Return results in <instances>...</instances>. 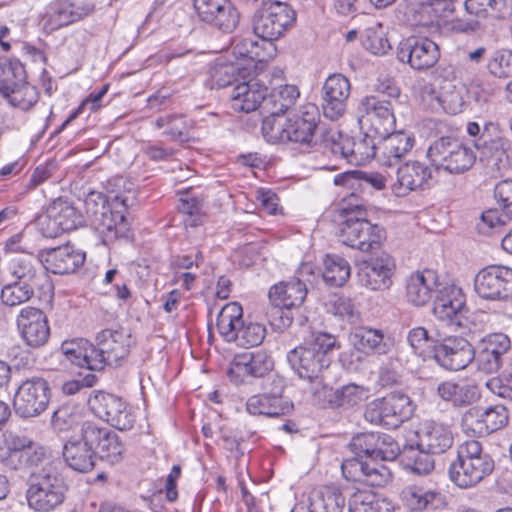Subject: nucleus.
Wrapping results in <instances>:
<instances>
[{
	"label": "nucleus",
	"instance_id": "09e8293b",
	"mask_svg": "<svg viewBox=\"0 0 512 512\" xmlns=\"http://www.w3.org/2000/svg\"><path fill=\"white\" fill-rule=\"evenodd\" d=\"M299 97V90L294 85L280 86L265 97V107L270 108L272 116H280L288 111Z\"/></svg>",
	"mask_w": 512,
	"mask_h": 512
},
{
	"label": "nucleus",
	"instance_id": "3c124183",
	"mask_svg": "<svg viewBox=\"0 0 512 512\" xmlns=\"http://www.w3.org/2000/svg\"><path fill=\"white\" fill-rule=\"evenodd\" d=\"M465 9L469 14L485 17L494 11L498 17L512 15V0H465Z\"/></svg>",
	"mask_w": 512,
	"mask_h": 512
},
{
	"label": "nucleus",
	"instance_id": "052dcab7",
	"mask_svg": "<svg viewBox=\"0 0 512 512\" xmlns=\"http://www.w3.org/2000/svg\"><path fill=\"white\" fill-rule=\"evenodd\" d=\"M487 69L497 78L512 77V50H496L488 60Z\"/></svg>",
	"mask_w": 512,
	"mask_h": 512
},
{
	"label": "nucleus",
	"instance_id": "58836bf2",
	"mask_svg": "<svg viewBox=\"0 0 512 512\" xmlns=\"http://www.w3.org/2000/svg\"><path fill=\"white\" fill-rule=\"evenodd\" d=\"M60 351L66 361L78 367H86L91 371H100L94 367V359L96 360L95 345L86 339L78 338L64 341L61 344Z\"/></svg>",
	"mask_w": 512,
	"mask_h": 512
},
{
	"label": "nucleus",
	"instance_id": "4468645a",
	"mask_svg": "<svg viewBox=\"0 0 512 512\" xmlns=\"http://www.w3.org/2000/svg\"><path fill=\"white\" fill-rule=\"evenodd\" d=\"M88 405L94 415L118 430H129L134 425L135 416L131 409L114 394L97 391L89 397Z\"/></svg>",
	"mask_w": 512,
	"mask_h": 512
},
{
	"label": "nucleus",
	"instance_id": "393cba45",
	"mask_svg": "<svg viewBox=\"0 0 512 512\" xmlns=\"http://www.w3.org/2000/svg\"><path fill=\"white\" fill-rule=\"evenodd\" d=\"M272 369L273 360L266 352H244L234 356L227 375L235 384H241L249 376L262 378Z\"/></svg>",
	"mask_w": 512,
	"mask_h": 512
},
{
	"label": "nucleus",
	"instance_id": "c03bdc74",
	"mask_svg": "<svg viewBox=\"0 0 512 512\" xmlns=\"http://www.w3.org/2000/svg\"><path fill=\"white\" fill-rule=\"evenodd\" d=\"M401 498L404 505L412 511H423L437 507L441 494L421 486L411 485L403 489Z\"/></svg>",
	"mask_w": 512,
	"mask_h": 512
},
{
	"label": "nucleus",
	"instance_id": "f03ea898",
	"mask_svg": "<svg viewBox=\"0 0 512 512\" xmlns=\"http://www.w3.org/2000/svg\"><path fill=\"white\" fill-rule=\"evenodd\" d=\"M336 348H339V344L333 335L317 333L289 351L287 360L300 378L312 382L330 366L331 353Z\"/></svg>",
	"mask_w": 512,
	"mask_h": 512
},
{
	"label": "nucleus",
	"instance_id": "7c9ffc66",
	"mask_svg": "<svg viewBox=\"0 0 512 512\" xmlns=\"http://www.w3.org/2000/svg\"><path fill=\"white\" fill-rule=\"evenodd\" d=\"M39 260L43 267L53 274L73 273L85 261V255L74 249L70 244L39 252Z\"/></svg>",
	"mask_w": 512,
	"mask_h": 512
},
{
	"label": "nucleus",
	"instance_id": "a18cd8bd",
	"mask_svg": "<svg viewBox=\"0 0 512 512\" xmlns=\"http://www.w3.org/2000/svg\"><path fill=\"white\" fill-rule=\"evenodd\" d=\"M353 345L360 351L370 354H386L389 350L388 344L384 341V334L381 330L362 327L357 329L351 336Z\"/></svg>",
	"mask_w": 512,
	"mask_h": 512
},
{
	"label": "nucleus",
	"instance_id": "37998d69",
	"mask_svg": "<svg viewBox=\"0 0 512 512\" xmlns=\"http://www.w3.org/2000/svg\"><path fill=\"white\" fill-rule=\"evenodd\" d=\"M243 309L240 304L231 302L226 304L218 314L217 328L220 335L227 342H236L239 331L243 325Z\"/></svg>",
	"mask_w": 512,
	"mask_h": 512
},
{
	"label": "nucleus",
	"instance_id": "c9c22d12",
	"mask_svg": "<svg viewBox=\"0 0 512 512\" xmlns=\"http://www.w3.org/2000/svg\"><path fill=\"white\" fill-rule=\"evenodd\" d=\"M318 109L314 105L303 107L300 114L287 118L288 142L310 145L317 128Z\"/></svg>",
	"mask_w": 512,
	"mask_h": 512
},
{
	"label": "nucleus",
	"instance_id": "4d7b16f0",
	"mask_svg": "<svg viewBox=\"0 0 512 512\" xmlns=\"http://www.w3.org/2000/svg\"><path fill=\"white\" fill-rule=\"evenodd\" d=\"M348 512H390L387 504L369 491H357L348 501Z\"/></svg>",
	"mask_w": 512,
	"mask_h": 512
},
{
	"label": "nucleus",
	"instance_id": "2f4dec72",
	"mask_svg": "<svg viewBox=\"0 0 512 512\" xmlns=\"http://www.w3.org/2000/svg\"><path fill=\"white\" fill-rule=\"evenodd\" d=\"M417 447L426 453L441 455L453 446L454 437L451 428L435 421L425 422L416 433Z\"/></svg>",
	"mask_w": 512,
	"mask_h": 512
},
{
	"label": "nucleus",
	"instance_id": "a19ab883",
	"mask_svg": "<svg viewBox=\"0 0 512 512\" xmlns=\"http://www.w3.org/2000/svg\"><path fill=\"white\" fill-rule=\"evenodd\" d=\"M346 498L335 486H322L311 492L309 512H343Z\"/></svg>",
	"mask_w": 512,
	"mask_h": 512
},
{
	"label": "nucleus",
	"instance_id": "9d476101",
	"mask_svg": "<svg viewBox=\"0 0 512 512\" xmlns=\"http://www.w3.org/2000/svg\"><path fill=\"white\" fill-rule=\"evenodd\" d=\"M94 367L103 370L106 365L120 366L128 358L135 339L123 328L103 329L95 338Z\"/></svg>",
	"mask_w": 512,
	"mask_h": 512
},
{
	"label": "nucleus",
	"instance_id": "69168bd1",
	"mask_svg": "<svg viewBox=\"0 0 512 512\" xmlns=\"http://www.w3.org/2000/svg\"><path fill=\"white\" fill-rule=\"evenodd\" d=\"M484 434L492 433L502 428L508 421V413L504 406L495 405L484 411L481 410Z\"/></svg>",
	"mask_w": 512,
	"mask_h": 512
},
{
	"label": "nucleus",
	"instance_id": "f704fd0d",
	"mask_svg": "<svg viewBox=\"0 0 512 512\" xmlns=\"http://www.w3.org/2000/svg\"><path fill=\"white\" fill-rule=\"evenodd\" d=\"M438 287V276L434 270L425 269L412 273L405 284L407 301L414 306H424Z\"/></svg>",
	"mask_w": 512,
	"mask_h": 512
},
{
	"label": "nucleus",
	"instance_id": "680f3d73",
	"mask_svg": "<svg viewBox=\"0 0 512 512\" xmlns=\"http://www.w3.org/2000/svg\"><path fill=\"white\" fill-rule=\"evenodd\" d=\"M400 452L398 443L391 435L375 432L374 455L376 462L393 461Z\"/></svg>",
	"mask_w": 512,
	"mask_h": 512
},
{
	"label": "nucleus",
	"instance_id": "774afa93",
	"mask_svg": "<svg viewBox=\"0 0 512 512\" xmlns=\"http://www.w3.org/2000/svg\"><path fill=\"white\" fill-rule=\"evenodd\" d=\"M236 343L239 346H258L260 345L266 335V328L259 323H243L240 331L238 332Z\"/></svg>",
	"mask_w": 512,
	"mask_h": 512
},
{
	"label": "nucleus",
	"instance_id": "cd10ccee",
	"mask_svg": "<svg viewBox=\"0 0 512 512\" xmlns=\"http://www.w3.org/2000/svg\"><path fill=\"white\" fill-rule=\"evenodd\" d=\"M351 85L347 77L342 74L330 75L322 87V110L326 118L338 120L346 111L350 96Z\"/></svg>",
	"mask_w": 512,
	"mask_h": 512
},
{
	"label": "nucleus",
	"instance_id": "a878e982",
	"mask_svg": "<svg viewBox=\"0 0 512 512\" xmlns=\"http://www.w3.org/2000/svg\"><path fill=\"white\" fill-rule=\"evenodd\" d=\"M88 432V441L92 443L95 457H99L110 463L122 460L125 453V445L119 436L109 428L91 420L84 421Z\"/></svg>",
	"mask_w": 512,
	"mask_h": 512
},
{
	"label": "nucleus",
	"instance_id": "79ce46f5",
	"mask_svg": "<svg viewBox=\"0 0 512 512\" xmlns=\"http://www.w3.org/2000/svg\"><path fill=\"white\" fill-rule=\"evenodd\" d=\"M368 390L350 383L338 389L323 387L322 393L332 408H351L361 404L367 398Z\"/></svg>",
	"mask_w": 512,
	"mask_h": 512
},
{
	"label": "nucleus",
	"instance_id": "f3484780",
	"mask_svg": "<svg viewBox=\"0 0 512 512\" xmlns=\"http://www.w3.org/2000/svg\"><path fill=\"white\" fill-rule=\"evenodd\" d=\"M433 359L443 369L460 371L475 358L471 343L459 336H450L433 345Z\"/></svg>",
	"mask_w": 512,
	"mask_h": 512
},
{
	"label": "nucleus",
	"instance_id": "6ab92c4d",
	"mask_svg": "<svg viewBox=\"0 0 512 512\" xmlns=\"http://www.w3.org/2000/svg\"><path fill=\"white\" fill-rule=\"evenodd\" d=\"M397 59L415 70L433 67L440 58L438 45L426 37H409L402 40L396 49Z\"/></svg>",
	"mask_w": 512,
	"mask_h": 512
},
{
	"label": "nucleus",
	"instance_id": "0e129e2a",
	"mask_svg": "<svg viewBox=\"0 0 512 512\" xmlns=\"http://www.w3.org/2000/svg\"><path fill=\"white\" fill-rule=\"evenodd\" d=\"M262 45L261 41L259 42L252 37L243 38L234 45L233 52L239 57L262 62L265 61L266 58V53Z\"/></svg>",
	"mask_w": 512,
	"mask_h": 512
},
{
	"label": "nucleus",
	"instance_id": "20e7f679",
	"mask_svg": "<svg viewBox=\"0 0 512 512\" xmlns=\"http://www.w3.org/2000/svg\"><path fill=\"white\" fill-rule=\"evenodd\" d=\"M427 157L437 170L454 175L469 171L476 161L474 150L453 136H442L434 140L428 147Z\"/></svg>",
	"mask_w": 512,
	"mask_h": 512
},
{
	"label": "nucleus",
	"instance_id": "7ed1b4c3",
	"mask_svg": "<svg viewBox=\"0 0 512 512\" xmlns=\"http://www.w3.org/2000/svg\"><path fill=\"white\" fill-rule=\"evenodd\" d=\"M67 485L64 478L51 463L39 472L31 473L26 491L28 506L37 512H52L65 500Z\"/></svg>",
	"mask_w": 512,
	"mask_h": 512
},
{
	"label": "nucleus",
	"instance_id": "ea45409f",
	"mask_svg": "<svg viewBox=\"0 0 512 512\" xmlns=\"http://www.w3.org/2000/svg\"><path fill=\"white\" fill-rule=\"evenodd\" d=\"M246 409L251 415L279 417L288 414L293 409V404L285 398L260 393L248 398Z\"/></svg>",
	"mask_w": 512,
	"mask_h": 512
},
{
	"label": "nucleus",
	"instance_id": "1a4fd4ad",
	"mask_svg": "<svg viewBox=\"0 0 512 512\" xmlns=\"http://www.w3.org/2000/svg\"><path fill=\"white\" fill-rule=\"evenodd\" d=\"M413 414L410 398L403 393H390L367 404L364 417L376 425L396 429Z\"/></svg>",
	"mask_w": 512,
	"mask_h": 512
},
{
	"label": "nucleus",
	"instance_id": "de8ad7c7",
	"mask_svg": "<svg viewBox=\"0 0 512 512\" xmlns=\"http://www.w3.org/2000/svg\"><path fill=\"white\" fill-rule=\"evenodd\" d=\"M351 267L346 259L336 254H328L324 259L323 279L336 287L343 286L350 278Z\"/></svg>",
	"mask_w": 512,
	"mask_h": 512
},
{
	"label": "nucleus",
	"instance_id": "b1692460",
	"mask_svg": "<svg viewBox=\"0 0 512 512\" xmlns=\"http://www.w3.org/2000/svg\"><path fill=\"white\" fill-rule=\"evenodd\" d=\"M466 307V297L460 287L446 285L437 290L433 314L448 325L461 326Z\"/></svg>",
	"mask_w": 512,
	"mask_h": 512
},
{
	"label": "nucleus",
	"instance_id": "f257e3e1",
	"mask_svg": "<svg viewBox=\"0 0 512 512\" xmlns=\"http://www.w3.org/2000/svg\"><path fill=\"white\" fill-rule=\"evenodd\" d=\"M375 432L354 436L349 448L354 457L342 462L343 476L350 481L365 483L372 487H383L392 479L388 467L376 462L374 455Z\"/></svg>",
	"mask_w": 512,
	"mask_h": 512
},
{
	"label": "nucleus",
	"instance_id": "2eb2a0df",
	"mask_svg": "<svg viewBox=\"0 0 512 512\" xmlns=\"http://www.w3.org/2000/svg\"><path fill=\"white\" fill-rule=\"evenodd\" d=\"M50 401L48 382L40 377L24 381L17 389L13 406L15 413L22 418H31L44 412Z\"/></svg>",
	"mask_w": 512,
	"mask_h": 512
},
{
	"label": "nucleus",
	"instance_id": "ddd939ff",
	"mask_svg": "<svg viewBox=\"0 0 512 512\" xmlns=\"http://www.w3.org/2000/svg\"><path fill=\"white\" fill-rule=\"evenodd\" d=\"M474 290L485 300L504 301L512 298V268L490 265L474 277Z\"/></svg>",
	"mask_w": 512,
	"mask_h": 512
},
{
	"label": "nucleus",
	"instance_id": "4be33fe9",
	"mask_svg": "<svg viewBox=\"0 0 512 512\" xmlns=\"http://www.w3.org/2000/svg\"><path fill=\"white\" fill-rule=\"evenodd\" d=\"M17 329L25 344L31 348L43 347L50 337L46 314L39 308L26 306L16 318Z\"/></svg>",
	"mask_w": 512,
	"mask_h": 512
},
{
	"label": "nucleus",
	"instance_id": "5701e85b",
	"mask_svg": "<svg viewBox=\"0 0 512 512\" xmlns=\"http://www.w3.org/2000/svg\"><path fill=\"white\" fill-rule=\"evenodd\" d=\"M65 463L74 471L87 473L93 470L96 462L95 450L88 441V432L83 422L77 434L71 435L62 450Z\"/></svg>",
	"mask_w": 512,
	"mask_h": 512
},
{
	"label": "nucleus",
	"instance_id": "423d86ee",
	"mask_svg": "<svg viewBox=\"0 0 512 512\" xmlns=\"http://www.w3.org/2000/svg\"><path fill=\"white\" fill-rule=\"evenodd\" d=\"M481 163L487 172L497 176L508 167L512 142L498 123L487 122L475 141Z\"/></svg>",
	"mask_w": 512,
	"mask_h": 512
},
{
	"label": "nucleus",
	"instance_id": "e2e57ef3",
	"mask_svg": "<svg viewBox=\"0 0 512 512\" xmlns=\"http://www.w3.org/2000/svg\"><path fill=\"white\" fill-rule=\"evenodd\" d=\"M262 133L271 143H287L289 139L287 119L283 120L279 116L270 115L263 121Z\"/></svg>",
	"mask_w": 512,
	"mask_h": 512
},
{
	"label": "nucleus",
	"instance_id": "9b49d317",
	"mask_svg": "<svg viewBox=\"0 0 512 512\" xmlns=\"http://www.w3.org/2000/svg\"><path fill=\"white\" fill-rule=\"evenodd\" d=\"M341 242L362 252L378 250L385 239V231L364 216H349L339 228Z\"/></svg>",
	"mask_w": 512,
	"mask_h": 512
},
{
	"label": "nucleus",
	"instance_id": "864d4df0",
	"mask_svg": "<svg viewBox=\"0 0 512 512\" xmlns=\"http://www.w3.org/2000/svg\"><path fill=\"white\" fill-rule=\"evenodd\" d=\"M26 79L24 65L18 60L0 58V93L16 87Z\"/></svg>",
	"mask_w": 512,
	"mask_h": 512
},
{
	"label": "nucleus",
	"instance_id": "6e6d98bb",
	"mask_svg": "<svg viewBox=\"0 0 512 512\" xmlns=\"http://www.w3.org/2000/svg\"><path fill=\"white\" fill-rule=\"evenodd\" d=\"M434 455L423 452L413 445L405 446L402 451L407 467L419 475H427L434 469Z\"/></svg>",
	"mask_w": 512,
	"mask_h": 512
},
{
	"label": "nucleus",
	"instance_id": "aec40b11",
	"mask_svg": "<svg viewBox=\"0 0 512 512\" xmlns=\"http://www.w3.org/2000/svg\"><path fill=\"white\" fill-rule=\"evenodd\" d=\"M193 5L202 22L224 33L233 32L239 24V12L230 0H193Z\"/></svg>",
	"mask_w": 512,
	"mask_h": 512
},
{
	"label": "nucleus",
	"instance_id": "412c9836",
	"mask_svg": "<svg viewBox=\"0 0 512 512\" xmlns=\"http://www.w3.org/2000/svg\"><path fill=\"white\" fill-rule=\"evenodd\" d=\"M359 109L362 112L360 124L368 126L369 132L375 136L387 134L395 129L396 119L390 101L368 96L361 100Z\"/></svg>",
	"mask_w": 512,
	"mask_h": 512
},
{
	"label": "nucleus",
	"instance_id": "a211bd4d",
	"mask_svg": "<svg viewBox=\"0 0 512 512\" xmlns=\"http://www.w3.org/2000/svg\"><path fill=\"white\" fill-rule=\"evenodd\" d=\"M83 224V215L71 203L61 199L54 201L46 215L39 218L42 234L48 238L72 231Z\"/></svg>",
	"mask_w": 512,
	"mask_h": 512
},
{
	"label": "nucleus",
	"instance_id": "f8f14e48",
	"mask_svg": "<svg viewBox=\"0 0 512 512\" xmlns=\"http://www.w3.org/2000/svg\"><path fill=\"white\" fill-rule=\"evenodd\" d=\"M95 12L92 0L72 2L71 0H53L41 17L43 30L52 33L63 27L79 22Z\"/></svg>",
	"mask_w": 512,
	"mask_h": 512
},
{
	"label": "nucleus",
	"instance_id": "c756f323",
	"mask_svg": "<svg viewBox=\"0 0 512 512\" xmlns=\"http://www.w3.org/2000/svg\"><path fill=\"white\" fill-rule=\"evenodd\" d=\"M129 201L128 196L115 195L112 199V205L107 208V211L101 212L91 221V225L100 234L105 244L113 242L125 233L127 225L124 213L114 210V208L119 205L127 208L132 205Z\"/></svg>",
	"mask_w": 512,
	"mask_h": 512
},
{
	"label": "nucleus",
	"instance_id": "72a5a7b5",
	"mask_svg": "<svg viewBox=\"0 0 512 512\" xmlns=\"http://www.w3.org/2000/svg\"><path fill=\"white\" fill-rule=\"evenodd\" d=\"M267 95L268 88L257 78L239 82L233 87L230 94L231 107L237 112L250 113L262 103L265 105Z\"/></svg>",
	"mask_w": 512,
	"mask_h": 512
},
{
	"label": "nucleus",
	"instance_id": "473e14b6",
	"mask_svg": "<svg viewBox=\"0 0 512 512\" xmlns=\"http://www.w3.org/2000/svg\"><path fill=\"white\" fill-rule=\"evenodd\" d=\"M494 460L460 461L451 463L448 473L450 480L459 488L467 489L476 486L492 474Z\"/></svg>",
	"mask_w": 512,
	"mask_h": 512
},
{
	"label": "nucleus",
	"instance_id": "4c0bfd02",
	"mask_svg": "<svg viewBox=\"0 0 512 512\" xmlns=\"http://www.w3.org/2000/svg\"><path fill=\"white\" fill-rule=\"evenodd\" d=\"M436 393L440 399L454 407H466L475 403L479 397L478 387L470 383H457L452 380L438 384Z\"/></svg>",
	"mask_w": 512,
	"mask_h": 512
},
{
	"label": "nucleus",
	"instance_id": "5fc2aeb1",
	"mask_svg": "<svg viewBox=\"0 0 512 512\" xmlns=\"http://www.w3.org/2000/svg\"><path fill=\"white\" fill-rule=\"evenodd\" d=\"M16 87L2 93L9 103L22 110H29L38 101V92L36 88L30 85L26 79L19 82Z\"/></svg>",
	"mask_w": 512,
	"mask_h": 512
},
{
	"label": "nucleus",
	"instance_id": "e433bc0d",
	"mask_svg": "<svg viewBox=\"0 0 512 512\" xmlns=\"http://www.w3.org/2000/svg\"><path fill=\"white\" fill-rule=\"evenodd\" d=\"M39 258L31 254L15 257L11 263V273L22 282L34 288L43 287L48 282V275L43 271Z\"/></svg>",
	"mask_w": 512,
	"mask_h": 512
},
{
	"label": "nucleus",
	"instance_id": "dca6fc26",
	"mask_svg": "<svg viewBox=\"0 0 512 512\" xmlns=\"http://www.w3.org/2000/svg\"><path fill=\"white\" fill-rule=\"evenodd\" d=\"M371 253L372 255L359 265V282L373 291L389 289L396 268L394 258L385 251L374 250Z\"/></svg>",
	"mask_w": 512,
	"mask_h": 512
},
{
	"label": "nucleus",
	"instance_id": "338daca9",
	"mask_svg": "<svg viewBox=\"0 0 512 512\" xmlns=\"http://www.w3.org/2000/svg\"><path fill=\"white\" fill-rule=\"evenodd\" d=\"M327 310L347 321L354 322L359 319V312L353 301L345 296L333 297L327 303Z\"/></svg>",
	"mask_w": 512,
	"mask_h": 512
},
{
	"label": "nucleus",
	"instance_id": "6e6552de",
	"mask_svg": "<svg viewBox=\"0 0 512 512\" xmlns=\"http://www.w3.org/2000/svg\"><path fill=\"white\" fill-rule=\"evenodd\" d=\"M375 135L366 133L361 139L355 140L339 131L331 130L324 137V147L333 155L339 156L354 166L368 163L372 158L377 159V142Z\"/></svg>",
	"mask_w": 512,
	"mask_h": 512
},
{
	"label": "nucleus",
	"instance_id": "49530a36",
	"mask_svg": "<svg viewBox=\"0 0 512 512\" xmlns=\"http://www.w3.org/2000/svg\"><path fill=\"white\" fill-rule=\"evenodd\" d=\"M361 177L357 178L354 173L338 174L334 178L335 185L344 186L352 190L364 192L368 187L376 190H382L386 186V178L380 173H360Z\"/></svg>",
	"mask_w": 512,
	"mask_h": 512
},
{
	"label": "nucleus",
	"instance_id": "bb28decb",
	"mask_svg": "<svg viewBox=\"0 0 512 512\" xmlns=\"http://www.w3.org/2000/svg\"><path fill=\"white\" fill-rule=\"evenodd\" d=\"M377 138V161L385 167L398 166L415 144L414 136L404 130H392Z\"/></svg>",
	"mask_w": 512,
	"mask_h": 512
},
{
	"label": "nucleus",
	"instance_id": "13d9d810",
	"mask_svg": "<svg viewBox=\"0 0 512 512\" xmlns=\"http://www.w3.org/2000/svg\"><path fill=\"white\" fill-rule=\"evenodd\" d=\"M51 423L55 431L69 432L80 428L83 422H80V414L75 406L63 404L54 411Z\"/></svg>",
	"mask_w": 512,
	"mask_h": 512
},
{
	"label": "nucleus",
	"instance_id": "0eeeda50",
	"mask_svg": "<svg viewBox=\"0 0 512 512\" xmlns=\"http://www.w3.org/2000/svg\"><path fill=\"white\" fill-rule=\"evenodd\" d=\"M261 7L253 16V31L262 44L272 46L294 22L295 13L285 3L271 0H259Z\"/></svg>",
	"mask_w": 512,
	"mask_h": 512
},
{
	"label": "nucleus",
	"instance_id": "39448f33",
	"mask_svg": "<svg viewBox=\"0 0 512 512\" xmlns=\"http://www.w3.org/2000/svg\"><path fill=\"white\" fill-rule=\"evenodd\" d=\"M307 295L306 285L292 278L272 286L269 290L271 308L267 314L277 329L289 327L293 321L292 309L300 307Z\"/></svg>",
	"mask_w": 512,
	"mask_h": 512
},
{
	"label": "nucleus",
	"instance_id": "8fccbe9b",
	"mask_svg": "<svg viewBox=\"0 0 512 512\" xmlns=\"http://www.w3.org/2000/svg\"><path fill=\"white\" fill-rule=\"evenodd\" d=\"M45 458V452H7L1 458L5 468L23 473H34L33 468L38 467Z\"/></svg>",
	"mask_w": 512,
	"mask_h": 512
},
{
	"label": "nucleus",
	"instance_id": "c85d7f7f",
	"mask_svg": "<svg viewBox=\"0 0 512 512\" xmlns=\"http://www.w3.org/2000/svg\"><path fill=\"white\" fill-rule=\"evenodd\" d=\"M432 169L425 163L412 160L399 165L392 191L396 196H406L411 191L430 187Z\"/></svg>",
	"mask_w": 512,
	"mask_h": 512
},
{
	"label": "nucleus",
	"instance_id": "bf43d9fd",
	"mask_svg": "<svg viewBox=\"0 0 512 512\" xmlns=\"http://www.w3.org/2000/svg\"><path fill=\"white\" fill-rule=\"evenodd\" d=\"M34 289V287L16 281L2 288L0 298L5 306H19L32 298Z\"/></svg>",
	"mask_w": 512,
	"mask_h": 512
},
{
	"label": "nucleus",
	"instance_id": "603ef678",
	"mask_svg": "<svg viewBox=\"0 0 512 512\" xmlns=\"http://www.w3.org/2000/svg\"><path fill=\"white\" fill-rule=\"evenodd\" d=\"M362 43L374 55H385L392 48L384 26L378 22L365 29Z\"/></svg>",
	"mask_w": 512,
	"mask_h": 512
}]
</instances>
